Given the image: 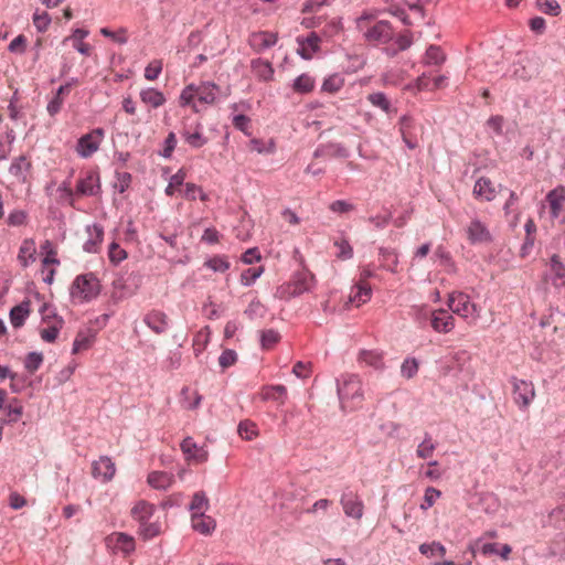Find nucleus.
<instances>
[{
	"label": "nucleus",
	"mask_w": 565,
	"mask_h": 565,
	"mask_svg": "<svg viewBox=\"0 0 565 565\" xmlns=\"http://www.w3.org/2000/svg\"><path fill=\"white\" fill-rule=\"evenodd\" d=\"M338 395L341 408L355 411L362 407L364 402L363 383L356 374H344L338 380Z\"/></svg>",
	"instance_id": "obj_1"
},
{
	"label": "nucleus",
	"mask_w": 565,
	"mask_h": 565,
	"mask_svg": "<svg viewBox=\"0 0 565 565\" xmlns=\"http://www.w3.org/2000/svg\"><path fill=\"white\" fill-rule=\"evenodd\" d=\"M315 282V276L307 271L301 270L296 273L291 280L280 285L275 292V297L284 300H288L292 297L302 295L306 291L311 290Z\"/></svg>",
	"instance_id": "obj_2"
},
{
	"label": "nucleus",
	"mask_w": 565,
	"mask_h": 565,
	"mask_svg": "<svg viewBox=\"0 0 565 565\" xmlns=\"http://www.w3.org/2000/svg\"><path fill=\"white\" fill-rule=\"evenodd\" d=\"M356 25L369 43H387L393 38V29L386 21H376L371 24L370 17L364 15L358 19Z\"/></svg>",
	"instance_id": "obj_3"
},
{
	"label": "nucleus",
	"mask_w": 565,
	"mask_h": 565,
	"mask_svg": "<svg viewBox=\"0 0 565 565\" xmlns=\"http://www.w3.org/2000/svg\"><path fill=\"white\" fill-rule=\"evenodd\" d=\"M99 291V281L92 273L77 276L71 287L72 298L81 302L92 300Z\"/></svg>",
	"instance_id": "obj_4"
},
{
	"label": "nucleus",
	"mask_w": 565,
	"mask_h": 565,
	"mask_svg": "<svg viewBox=\"0 0 565 565\" xmlns=\"http://www.w3.org/2000/svg\"><path fill=\"white\" fill-rule=\"evenodd\" d=\"M447 305L455 315L470 320L471 322L477 321L480 317V308L470 300L467 294L461 291L451 292L448 297Z\"/></svg>",
	"instance_id": "obj_5"
},
{
	"label": "nucleus",
	"mask_w": 565,
	"mask_h": 565,
	"mask_svg": "<svg viewBox=\"0 0 565 565\" xmlns=\"http://www.w3.org/2000/svg\"><path fill=\"white\" fill-rule=\"evenodd\" d=\"M546 203L550 212L552 225L558 221L565 223V186H557L550 191L546 195Z\"/></svg>",
	"instance_id": "obj_6"
},
{
	"label": "nucleus",
	"mask_w": 565,
	"mask_h": 565,
	"mask_svg": "<svg viewBox=\"0 0 565 565\" xmlns=\"http://www.w3.org/2000/svg\"><path fill=\"white\" fill-rule=\"evenodd\" d=\"M466 239L471 245H488L493 237L488 225L480 218H472L463 228Z\"/></svg>",
	"instance_id": "obj_7"
},
{
	"label": "nucleus",
	"mask_w": 565,
	"mask_h": 565,
	"mask_svg": "<svg viewBox=\"0 0 565 565\" xmlns=\"http://www.w3.org/2000/svg\"><path fill=\"white\" fill-rule=\"evenodd\" d=\"M105 131L103 128H95L88 134L83 135L75 147L76 153L82 158L92 157L104 140Z\"/></svg>",
	"instance_id": "obj_8"
},
{
	"label": "nucleus",
	"mask_w": 565,
	"mask_h": 565,
	"mask_svg": "<svg viewBox=\"0 0 565 565\" xmlns=\"http://www.w3.org/2000/svg\"><path fill=\"white\" fill-rule=\"evenodd\" d=\"M343 513L355 521H361L364 515V502L356 492H343L340 498Z\"/></svg>",
	"instance_id": "obj_9"
},
{
	"label": "nucleus",
	"mask_w": 565,
	"mask_h": 565,
	"mask_svg": "<svg viewBox=\"0 0 565 565\" xmlns=\"http://www.w3.org/2000/svg\"><path fill=\"white\" fill-rule=\"evenodd\" d=\"M100 191V179L96 171L89 170L81 174L75 189L77 196H93Z\"/></svg>",
	"instance_id": "obj_10"
},
{
	"label": "nucleus",
	"mask_w": 565,
	"mask_h": 565,
	"mask_svg": "<svg viewBox=\"0 0 565 565\" xmlns=\"http://www.w3.org/2000/svg\"><path fill=\"white\" fill-rule=\"evenodd\" d=\"M64 324L62 318L51 312H44L40 327V337L44 342L53 343Z\"/></svg>",
	"instance_id": "obj_11"
},
{
	"label": "nucleus",
	"mask_w": 565,
	"mask_h": 565,
	"mask_svg": "<svg viewBox=\"0 0 565 565\" xmlns=\"http://www.w3.org/2000/svg\"><path fill=\"white\" fill-rule=\"evenodd\" d=\"M116 475V465L108 456H100L92 463V476L95 479L107 483L114 479Z\"/></svg>",
	"instance_id": "obj_12"
},
{
	"label": "nucleus",
	"mask_w": 565,
	"mask_h": 565,
	"mask_svg": "<svg viewBox=\"0 0 565 565\" xmlns=\"http://www.w3.org/2000/svg\"><path fill=\"white\" fill-rule=\"evenodd\" d=\"M514 402L522 408H527L535 398V388L533 383L524 380L513 381Z\"/></svg>",
	"instance_id": "obj_13"
},
{
	"label": "nucleus",
	"mask_w": 565,
	"mask_h": 565,
	"mask_svg": "<svg viewBox=\"0 0 565 565\" xmlns=\"http://www.w3.org/2000/svg\"><path fill=\"white\" fill-rule=\"evenodd\" d=\"M181 135L192 148H201L207 142V138L203 135V127L199 121L184 122Z\"/></svg>",
	"instance_id": "obj_14"
},
{
	"label": "nucleus",
	"mask_w": 565,
	"mask_h": 565,
	"mask_svg": "<svg viewBox=\"0 0 565 565\" xmlns=\"http://www.w3.org/2000/svg\"><path fill=\"white\" fill-rule=\"evenodd\" d=\"M181 450L185 455L186 460L194 461L195 463L205 462L209 458L207 450L204 447H199L191 437L183 439Z\"/></svg>",
	"instance_id": "obj_15"
},
{
	"label": "nucleus",
	"mask_w": 565,
	"mask_h": 565,
	"mask_svg": "<svg viewBox=\"0 0 565 565\" xmlns=\"http://www.w3.org/2000/svg\"><path fill=\"white\" fill-rule=\"evenodd\" d=\"M430 324L436 332L448 333L455 328V319L447 310H434L430 316Z\"/></svg>",
	"instance_id": "obj_16"
},
{
	"label": "nucleus",
	"mask_w": 565,
	"mask_h": 565,
	"mask_svg": "<svg viewBox=\"0 0 565 565\" xmlns=\"http://www.w3.org/2000/svg\"><path fill=\"white\" fill-rule=\"evenodd\" d=\"M89 34V31L86 29H75L73 30L72 34L70 36H66L62 44H66L68 41L73 42V47L85 56H90L93 52V46L85 42L84 39L87 38Z\"/></svg>",
	"instance_id": "obj_17"
},
{
	"label": "nucleus",
	"mask_w": 565,
	"mask_h": 565,
	"mask_svg": "<svg viewBox=\"0 0 565 565\" xmlns=\"http://www.w3.org/2000/svg\"><path fill=\"white\" fill-rule=\"evenodd\" d=\"M277 42V34L268 31H259L252 33L248 40L249 45L256 52H262L271 47Z\"/></svg>",
	"instance_id": "obj_18"
},
{
	"label": "nucleus",
	"mask_w": 565,
	"mask_h": 565,
	"mask_svg": "<svg viewBox=\"0 0 565 565\" xmlns=\"http://www.w3.org/2000/svg\"><path fill=\"white\" fill-rule=\"evenodd\" d=\"M143 322L157 334L166 332L169 328V318L160 310L148 312L143 318Z\"/></svg>",
	"instance_id": "obj_19"
},
{
	"label": "nucleus",
	"mask_w": 565,
	"mask_h": 565,
	"mask_svg": "<svg viewBox=\"0 0 565 565\" xmlns=\"http://www.w3.org/2000/svg\"><path fill=\"white\" fill-rule=\"evenodd\" d=\"M139 98L143 105L151 108H159L167 102L164 94L154 87L142 88Z\"/></svg>",
	"instance_id": "obj_20"
},
{
	"label": "nucleus",
	"mask_w": 565,
	"mask_h": 565,
	"mask_svg": "<svg viewBox=\"0 0 565 565\" xmlns=\"http://www.w3.org/2000/svg\"><path fill=\"white\" fill-rule=\"evenodd\" d=\"M414 130V120L408 116H403L399 120V131L404 142L409 149H415L418 146V139Z\"/></svg>",
	"instance_id": "obj_21"
},
{
	"label": "nucleus",
	"mask_w": 565,
	"mask_h": 565,
	"mask_svg": "<svg viewBox=\"0 0 565 565\" xmlns=\"http://www.w3.org/2000/svg\"><path fill=\"white\" fill-rule=\"evenodd\" d=\"M86 232L88 234V238L84 243V250L87 253H97L104 238L103 227L94 224L92 226H87Z\"/></svg>",
	"instance_id": "obj_22"
},
{
	"label": "nucleus",
	"mask_w": 565,
	"mask_h": 565,
	"mask_svg": "<svg viewBox=\"0 0 565 565\" xmlns=\"http://www.w3.org/2000/svg\"><path fill=\"white\" fill-rule=\"evenodd\" d=\"M495 188L490 179L480 178L473 186V195L481 201H492L495 198Z\"/></svg>",
	"instance_id": "obj_23"
},
{
	"label": "nucleus",
	"mask_w": 565,
	"mask_h": 565,
	"mask_svg": "<svg viewBox=\"0 0 565 565\" xmlns=\"http://www.w3.org/2000/svg\"><path fill=\"white\" fill-rule=\"evenodd\" d=\"M358 361L360 364L371 366L375 370H383L385 366L383 353L377 350H361L358 355Z\"/></svg>",
	"instance_id": "obj_24"
},
{
	"label": "nucleus",
	"mask_w": 565,
	"mask_h": 565,
	"mask_svg": "<svg viewBox=\"0 0 565 565\" xmlns=\"http://www.w3.org/2000/svg\"><path fill=\"white\" fill-rule=\"evenodd\" d=\"M191 524L194 531L203 535H210L216 526L215 520L204 513L191 514Z\"/></svg>",
	"instance_id": "obj_25"
},
{
	"label": "nucleus",
	"mask_w": 565,
	"mask_h": 565,
	"mask_svg": "<svg viewBox=\"0 0 565 565\" xmlns=\"http://www.w3.org/2000/svg\"><path fill=\"white\" fill-rule=\"evenodd\" d=\"M298 53L305 60H310L319 50L320 38L316 33H311L307 39H298Z\"/></svg>",
	"instance_id": "obj_26"
},
{
	"label": "nucleus",
	"mask_w": 565,
	"mask_h": 565,
	"mask_svg": "<svg viewBox=\"0 0 565 565\" xmlns=\"http://www.w3.org/2000/svg\"><path fill=\"white\" fill-rule=\"evenodd\" d=\"M372 296V288L369 282H356L350 294L349 300L356 307L367 302Z\"/></svg>",
	"instance_id": "obj_27"
},
{
	"label": "nucleus",
	"mask_w": 565,
	"mask_h": 565,
	"mask_svg": "<svg viewBox=\"0 0 565 565\" xmlns=\"http://www.w3.org/2000/svg\"><path fill=\"white\" fill-rule=\"evenodd\" d=\"M156 508L152 503L140 500L131 509V516L139 522V525L149 521L153 515Z\"/></svg>",
	"instance_id": "obj_28"
},
{
	"label": "nucleus",
	"mask_w": 565,
	"mask_h": 565,
	"mask_svg": "<svg viewBox=\"0 0 565 565\" xmlns=\"http://www.w3.org/2000/svg\"><path fill=\"white\" fill-rule=\"evenodd\" d=\"M198 100L202 104L212 105L216 100L218 86L211 82H205L195 86Z\"/></svg>",
	"instance_id": "obj_29"
},
{
	"label": "nucleus",
	"mask_w": 565,
	"mask_h": 565,
	"mask_svg": "<svg viewBox=\"0 0 565 565\" xmlns=\"http://www.w3.org/2000/svg\"><path fill=\"white\" fill-rule=\"evenodd\" d=\"M446 62V54L437 45H430L427 47L425 54L422 57V63L425 66H437L440 67Z\"/></svg>",
	"instance_id": "obj_30"
},
{
	"label": "nucleus",
	"mask_w": 565,
	"mask_h": 565,
	"mask_svg": "<svg viewBox=\"0 0 565 565\" xmlns=\"http://www.w3.org/2000/svg\"><path fill=\"white\" fill-rule=\"evenodd\" d=\"M147 482L153 489L166 490L172 486L174 478L168 472L152 471L148 475Z\"/></svg>",
	"instance_id": "obj_31"
},
{
	"label": "nucleus",
	"mask_w": 565,
	"mask_h": 565,
	"mask_svg": "<svg viewBox=\"0 0 565 565\" xmlns=\"http://www.w3.org/2000/svg\"><path fill=\"white\" fill-rule=\"evenodd\" d=\"M35 242L31 238H26L22 242L19 254H18V260L21 264L22 267H28L30 263L35 260Z\"/></svg>",
	"instance_id": "obj_32"
},
{
	"label": "nucleus",
	"mask_w": 565,
	"mask_h": 565,
	"mask_svg": "<svg viewBox=\"0 0 565 565\" xmlns=\"http://www.w3.org/2000/svg\"><path fill=\"white\" fill-rule=\"evenodd\" d=\"M95 341V332L92 330H85L77 332L73 342L72 353L77 354L82 351L88 350Z\"/></svg>",
	"instance_id": "obj_33"
},
{
	"label": "nucleus",
	"mask_w": 565,
	"mask_h": 565,
	"mask_svg": "<svg viewBox=\"0 0 565 565\" xmlns=\"http://www.w3.org/2000/svg\"><path fill=\"white\" fill-rule=\"evenodd\" d=\"M263 401H275L284 404L287 397V388L284 385H267L262 388Z\"/></svg>",
	"instance_id": "obj_34"
},
{
	"label": "nucleus",
	"mask_w": 565,
	"mask_h": 565,
	"mask_svg": "<svg viewBox=\"0 0 565 565\" xmlns=\"http://www.w3.org/2000/svg\"><path fill=\"white\" fill-rule=\"evenodd\" d=\"M551 269L553 274L552 282L555 288L565 289V266L559 262L557 255L551 258Z\"/></svg>",
	"instance_id": "obj_35"
},
{
	"label": "nucleus",
	"mask_w": 565,
	"mask_h": 565,
	"mask_svg": "<svg viewBox=\"0 0 565 565\" xmlns=\"http://www.w3.org/2000/svg\"><path fill=\"white\" fill-rule=\"evenodd\" d=\"M30 315V302L23 301L13 307L10 311V321L14 328H20L24 324L25 319Z\"/></svg>",
	"instance_id": "obj_36"
},
{
	"label": "nucleus",
	"mask_w": 565,
	"mask_h": 565,
	"mask_svg": "<svg viewBox=\"0 0 565 565\" xmlns=\"http://www.w3.org/2000/svg\"><path fill=\"white\" fill-rule=\"evenodd\" d=\"M367 100L374 106L383 110L387 115L396 114V109L392 106L391 100L382 92H375L367 96Z\"/></svg>",
	"instance_id": "obj_37"
},
{
	"label": "nucleus",
	"mask_w": 565,
	"mask_h": 565,
	"mask_svg": "<svg viewBox=\"0 0 565 565\" xmlns=\"http://www.w3.org/2000/svg\"><path fill=\"white\" fill-rule=\"evenodd\" d=\"M316 81L307 73L299 75L292 83V90L298 94H308L315 89Z\"/></svg>",
	"instance_id": "obj_38"
},
{
	"label": "nucleus",
	"mask_w": 565,
	"mask_h": 565,
	"mask_svg": "<svg viewBox=\"0 0 565 565\" xmlns=\"http://www.w3.org/2000/svg\"><path fill=\"white\" fill-rule=\"evenodd\" d=\"M252 70L254 74L263 81H268L273 77L274 70L271 64L268 61H264L260 58L254 60L252 62Z\"/></svg>",
	"instance_id": "obj_39"
},
{
	"label": "nucleus",
	"mask_w": 565,
	"mask_h": 565,
	"mask_svg": "<svg viewBox=\"0 0 565 565\" xmlns=\"http://www.w3.org/2000/svg\"><path fill=\"white\" fill-rule=\"evenodd\" d=\"M210 335H211V330H210L209 327L202 328L194 335V338H193V351H194V354L196 356L199 354H201L205 350V348H206V345H207V343L210 341Z\"/></svg>",
	"instance_id": "obj_40"
},
{
	"label": "nucleus",
	"mask_w": 565,
	"mask_h": 565,
	"mask_svg": "<svg viewBox=\"0 0 565 565\" xmlns=\"http://www.w3.org/2000/svg\"><path fill=\"white\" fill-rule=\"evenodd\" d=\"M209 505L205 493L203 491L195 492L190 504L191 514H202L209 509Z\"/></svg>",
	"instance_id": "obj_41"
},
{
	"label": "nucleus",
	"mask_w": 565,
	"mask_h": 565,
	"mask_svg": "<svg viewBox=\"0 0 565 565\" xmlns=\"http://www.w3.org/2000/svg\"><path fill=\"white\" fill-rule=\"evenodd\" d=\"M204 267L215 273H225L230 269L231 264L226 256L215 255L204 263Z\"/></svg>",
	"instance_id": "obj_42"
},
{
	"label": "nucleus",
	"mask_w": 565,
	"mask_h": 565,
	"mask_svg": "<svg viewBox=\"0 0 565 565\" xmlns=\"http://www.w3.org/2000/svg\"><path fill=\"white\" fill-rule=\"evenodd\" d=\"M139 535L143 540H150L158 536L162 532V525L159 522H145L139 525Z\"/></svg>",
	"instance_id": "obj_43"
},
{
	"label": "nucleus",
	"mask_w": 565,
	"mask_h": 565,
	"mask_svg": "<svg viewBox=\"0 0 565 565\" xmlns=\"http://www.w3.org/2000/svg\"><path fill=\"white\" fill-rule=\"evenodd\" d=\"M344 85V78L338 74L330 75L322 83L321 89L329 94L338 93Z\"/></svg>",
	"instance_id": "obj_44"
},
{
	"label": "nucleus",
	"mask_w": 565,
	"mask_h": 565,
	"mask_svg": "<svg viewBox=\"0 0 565 565\" xmlns=\"http://www.w3.org/2000/svg\"><path fill=\"white\" fill-rule=\"evenodd\" d=\"M198 98L195 86L193 84L188 85L183 88L180 95V104L181 106H192L194 111H199L194 99Z\"/></svg>",
	"instance_id": "obj_45"
},
{
	"label": "nucleus",
	"mask_w": 565,
	"mask_h": 565,
	"mask_svg": "<svg viewBox=\"0 0 565 565\" xmlns=\"http://www.w3.org/2000/svg\"><path fill=\"white\" fill-rule=\"evenodd\" d=\"M419 552L426 556L438 555L444 557L446 555V547L439 542L423 543L419 545Z\"/></svg>",
	"instance_id": "obj_46"
},
{
	"label": "nucleus",
	"mask_w": 565,
	"mask_h": 565,
	"mask_svg": "<svg viewBox=\"0 0 565 565\" xmlns=\"http://www.w3.org/2000/svg\"><path fill=\"white\" fill-rule=\"evenodd\" d=\"M237 431L239 436L246 440H252L258 435L256 424L250 420L241 422Z\"/></svg>",
	"instance_id": "obj_47"
},
{
	"label": "nucleus",
	"mask_w": 565,
	"mask_h": 565,
	"mask_svg": "<svg viewBox=\"0 0 565 565\" xmlns=\"http://www.w3.org/2000/svg\"><path fill=\"white\" fill-rule=\"evenodd\" d=\"M419 369V363L415 358H407L404 360L401 366V374L403 377L409 380L413 379Z\"/></svg>",
	"instance_id": "obj_48"
},
{
	"label": "nucleus",
	"mask_w": 565,
	"mask_h": 565,
	"mask_svg": "<svg viewBox=\"0 0 565 565\" xmlns=\"http://www.w3.org/2000/svg\"><path fill=\"white\" fill-rule=\"evenodd\" d=\"M537 9L553 17H556L561 13V6L556 0H536Z\"/></svg>",
	"instance_id": "obj_49"
},
{
	"label": "nucleus",
	"mask_w": 565,
	"mask_h": 565,
	"mask_svg": "<svg viewBox=\"0 0 565 565\" xmlns=\"http://www.w3.org/2000/svg\"><path fill=\"white\" fill-rule=\"evenodd\" d=\"M186 178V172L180 169L175 174L170 178V182L166 188V194L172 196L178 188H180Z\"/></svg>",
	"instance_id": "obj_50"
},
{
	"label": "nucleus",
	"mask_w": 565,
	"mask_h": 565,
	"mask_svg": "<svg viewBox=\"0 0 565 565\" xmlns=\"http://www.w3.org/2000/svg\"><path fill=\"white\" fill-rule=\"evenodd\" d=\"M108 257L114 265H118L128 257V254L118 243L113 242L108 247Z\"/></svg>",
	"instance_id": "obj_51"
},
{
	"label": "nucleus",
	"mask_w": 565,
	"mask_h": 565,
	"mask_svg": "<svg viewBox=\"0 0 565 565\" xmlns=\"http://www.w3.org/2000/svg\"><path fill=\"white\" fill-rule=\"evenodd\" d=\"M435 444L431 438L427 436L417 447L416 455L420 459H428L435 451Z\"/></svg>",
	"instance_id": "obj_52"
},
{
	"label": "nucleus",
	"mask_w": 565,
	"mask_h": 565,
	"mask_svg": "<svg viewBox=\"0 0 565 565\" xmlns=\"http://www.w3.org/2000/svg\"><path fill=\"white\" fill-rule=\"evenodd\" d=\"M260 341L263 349L270 350L280 341V334L273 329L265 330L262 332Z\"/></svg>",
	"instance_id": "obj_53"
},
{
	"label": "nucleus",
	"mask_w": 565,
	"mask_h": 565,
	"mask_svg": "<svg viewBox=\"0 0 565 565\" xmlns=\"http://www.w3.org/2000/svg\"><path fill=\"white\" fill-rule=\"evenodd\" d=\"M163 63L161 60H152L145 68V78L156 81L162 72Z\"/></svg>",
	"instance_id": "obj_54"
},
{
	"label": "nucleus",
	"mask_w": 565,
	"mask_h": 565,
	"mask_svg": "<svg viewBox=\"0 0 565 565\" xmlns=\"http://www.w3.org/2000/svg\"><path fill=\"white\" fill-rule=\"evenodd\" d=\"M33 24L39 32H45L51 24V17L45 11H35L33 14Z\"/></svg>",
	"instance_id": "obj_55"
},
{
	"label": "nucleus",
	"mask_w": 565,
	"mask_h": 565,
	"mask_svg": "<svg viewBox=\"0 0 565 565\" xmlns=\"http://www.w3.org/2000/svg\"><path fill=\"white\" fill-rule=\"evenodd\" d=\"M408 88L415 89L416 92L433 90L430 75L428 73H423L408 86Z\"/></svg>",
	"instance_id": "obj_56"
},
{
	"label": "nucleus",
	"mask_w": 565,
	"mask_h": 565,
	"mask_svg": "<svg viewBox=\"0 0 565 565\" xmlns=\"http://www.w3.org/2000/svg\"><path fill=\"white\" fill-rule=\"evenodd\" d=\"M43 363V355L38 352H31L26 355L24 366L30 373L38 371Z\"/></svg>",
	"instance_id": "obj_57"
},
{
	"label": "nucleus",
	"mask_w": 565,
	"mask_h": 565,
	"mask_svg": "<svg viewBox=\"0 0 565 565\" xmlns=\"http://www.w3.org/2000/svg\"><path fill=\"white\" fill-rule=\"evenodd\" d=\"M264 269L263 267H253V268H248L246 270H244L241 275V282L244 285V286H250L252 284L255 282V280L257 278L260 277V275L263 274Z\"/></svg>",
	"instance_id": "obj_58"
},
{
	"label": "nucleus",
	"mask_w": 565,
	"mask_h": 565,
	"mask_svg": "<svg viewBox=\"0 0 565 565\" xmlns=\"http://www.w3.org/2000/svg\"><path fill=\"white\" fill-rule=\"evenodd\" d=\"M441 495V492L433 487H429L425 491L424 502L420 504L423 510L431 508L436 500Z\"/></svg>",
	"instance_id": "obj_59"
},
{
	"label": "nucleus",
	"mask_w": 565,
	"mask_h": 565,
	"mask_svg": "<svg viewBox=\"0 0 565 565\" xmlns=\"http://www.w3.org/2000/svg\"><path fill=\"white\" fill-rule=\"evenodd\" d=\"M30 167V162L24 156L17 158L10 166V173L15 177H21L23 171Z\"/></svg>",
	"instance_id": "obj_60"
},
{
	"label": "nucleus",
	"mask_w": 565,
	"mask_h": 565,
	"mask_svg": "<svg viewBox=\"0 0 565 565\" xmlns=\"http://www.w3.org/2000/svg\"><path fill=\"white\" fill-rule=\"evenodd\" d=\"M117 545L126 553L134 551L135 542L134 539L125 533H116Z\"/></svg>",
	"instance_id": "obj_61"
},
{
	"label": "nucleus",
	"mask_w": 565,
	"mask_h": 565,
	"mask_svg": "<svg viewBox=\"0 0 565 565\" xmlns=\"http://www.w3.org/2000/svg\"><path fill=\"white\" fill-rule=\"evenodd\" d=\"M28 40L23 34L15 36L9 44V51L17 54H23L26 49Z\"/></svg>",
	"instance_id": "obj_62"
},
{
	"label": "nucleus",
	"mask_w": 565,
	"mask_h": 565,
	"mask_svg": "<svg viewBox=\"0 0 565 565\" xmlns=\"http://www.w3.org/2000/svg\"><path fill=\"white\" fill-rule=\"evenodd\" d=\"M237 360V354L233 350H225L222 352L221 356L218 358V363L222 369H227L235 364Z\"/></svg>",
	"instance_id": "obj_63"
},
{
	"label": "nucleus",
	"mask_w": 565,
	"mask_h": 565,
	"mask_svg": "<svg viewBox=\"0 0 565 565\" xmlns=\"http://www.w3.org/2000/svg\"><path fill=\"white\" fill-rule=\"evenodd\" d=\"M334 246L339 249L338 257L349 259L353 255V249L348 241L341 239L334 242Z\"/></svg>",
	"instance_id": "obj_64"
}]
</instances>
